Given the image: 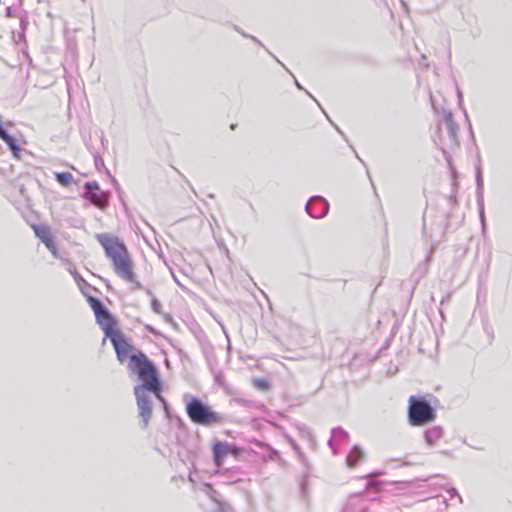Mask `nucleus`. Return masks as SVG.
<instances>
[{"label": "nucleus", "mask_w": 512, "mask_h": 512, "mask_svg": "<svg viewBox=\"0 0 512 512\" xmlns=\"http://www.w3.org/2000/svg\"><path fill=\"white\" fill-rule=\"evenodd\" d=\"M69 273L73 276L76 282L84 281L81 275L75 270L73 265H70L68 268Z\"/></svg>", "instance_id": "obj_24"}, {"label": "nucleus", "mask_w": 512, "mask_h": 512, "mask_svg": "<svg viewBox=\"0 0 512 512\" xmlns=\"http://www.w3.org/2000/svg\"><path fill=\"white\" fill-rule=\"evenodd\" d=\"M96 239L105 250L106 256L111 259L114 272L122 280L141 287L137 281L133 269V262L127 250V247L116 236L101 233L96 235Z\"/></svg>", "instance_id": "obj_1"}, {"label": "nucleus", "mask_w": 512, "mask_h": 512, "mask_svg": "<svg viewBox=\"0 0 512 512\" xmlns=\"http://www.w3.org/2000/svg\"><path fill=\"white\" fill-rule=\"evenodd\" d=\"M372 505L365 496L356 494L347 499L342 512H370Z\"/></svg>", "instance_id": "obj_10"}, {"label": "nucleus", "mask_w": 512, "mask_h": 512, "mask_svg": "<svg viewBox=\"0 0 512 512\" xmlns=\"http://www.w3.org/2000/svg\"><path fill=\"white\" fill-rule=\"evenodd\" d=\"M476 182H477V202L479 206V215L482 224L485 223V216H484V207H483V179L481 174V169H477L476 174Z\"/></svg>", "instance_id": "obj_14"}, {"label": "nucleus", "mask_w": 512, "mask_h": 512, "mask_svg": "<svg viewBox=\"0 0 512 512\" xmlns=\"http://www.w3.org/2000/svg\"><path fill=\"white\" fill-rule=\"evenodd\" d=\"M83 196L93 205L101 209H104L108 205V194L102 191L95 181L85 183Z\"/></svg>", "instance_id": "obj_8"}, {"label": "nucleus", "mask_w": 512, "mask_h": 512, "mask_svg": "<svg viewBox=\"0 0 512 512\" xmlns=\"http://www.w3.org/2000/svg\"><path fill=\"white\" fill-rule=\"evenodd\" d=\"M285 438H286V440L288 441V443L291 445V447L293 448V450H294V451H295V452H296L300 457H302V453H301V451H300V448H299L298 444L295 442V440H294L292 437L288 436V435H286V436H285Z\"/></svg>", "instance_id": "obj_23"}, {"label": "nucleus", "mask_w": 512, "mask_h": 512, "mask_svg": "<svg viewBox=\"0 0 512 512\" xmlns=\"http://www.w3.org/2000/svg\"><path fill=\"white\" fill-rule=\"evenodd\" d=\"M433 251H434V246L431 247V249L426 257V261H430Z\"/></svg>", "instance_id": "obj_27"}, {"label": "nucleus", "mask_w": 512, "mask_h": 512, "mask_svg": "<svg viewBox=\"0 0 512 512\" xmlns=\"http://www.w3.org/2000/svg\"><path fill=\"white\" fill-rule=\"evenodd\" d=\"M305 209L312 218L320 219L327 215L329 204L323 197L313 196L308 200Z\"/></svg>", "instance_id": "obj_9"}, {"label": "nucleus", "mask_w": 512, "mask_h": 512, "mask_svg": "<svg viewBox=\"0 0 512 512\" xmlns=\"http://www.w3.org/2000/svg\"><path fill=\"white\" fill-rule=\"evenodd\" d=\"M151 306L155 313H161V303L156 298L152 299Z\"/></svg>", "instance_id": "obj_25"}, {"label": "nucleus", "mask_w": 512, "mask_h": 512, "mask_svg": "<svg viewBox=\"0 0 512 512\" xmlns=\"http://www.w3.org/2000/svg\"><path fill=\"white\" fill-rule=\"evenodd\" d=\"M104 333L113 344L119 362L124 363L127 359L129 360L132 346L127 342L124 335L120 331L115 330L114 326Z\"/></svg>", "instance_id": "obj_6"}, {"label": "nucleus", "mask_w": 512, "mask_h": 512, "mask_svg": "<svg viewBox=\"0 0 512 512\" xmlns=\"http://www.w3.org/2000/svg\"><path fill=\"white\" fill-rule=\"evenodd\" d=\"M229 452L228 444L217 442L213 446L214 462L217 467H221L224 458Z\"/></svg>", "instance_id": "obj_16"}, {"label": "nucleus", "mask_w": 512, "mask_h": 512, "mask_svg": "<svg viewBox=\"0 0 512 512\" xmlns=\"http://www.w3.org/2000/svg\"><path fill=\"white\" fill-rule=\"evenodd\" d=\"M363 458V452L359 446H354L346 457L347 466L353 468Z\"/></svg>", "instance_id": "obj_18"}, {"label": "nucleus", "mask_w": 512, "mask_h": 512, "mask_svg": "<svg viewBox=\"0 0 512 512\" xmlns=\"http://www.w3.org/2000/svg\"><path fill=\"white\" fill-rule=\"evenodd\" d=\"M127 368L130 373L137 375L141 381L134 388L162 387L157 368L144 353L132 354Z\"/></svg>", "instance_id": "obj_2"}, {"label": "nucleus", "mask_w": 512, "mask_h": 512, "mask_svg": "<svg viewBox=\"0 0 512 512\" xmlns=\"http://www.w3.org/2000/svg\"><path fill=\"white\" fill-rule=\"evenodd\" d=\"M443 124L447 131L448 135V143L449 147L458 146V130L459 127L457 123L454 121L453 114L449 110L443 111Z\"/></svg>", "instance_id": "obj_11"}, {"label": "nucleus", "mask_w": 512, "mask_h": 512, "mask_svg": "<svg viewBox=\"0 0 512 512\" xmlns=\"http://www.w3.org/2000/svg\"><path fill=\"white\" fill-rule=\"evenodd\" d=\"M408 421L412 426H424L436 419V411L424 396L409 398Z\"/></svg>", "instance_id": "obj_5"}, {"label": "nucleus", "mask_w": 512, "mask_h": 512, "mask_svg": "<svg viewBox=\"0 0 512 512\" xmlns=\"http://www.w3.org/2000/svg\"><path fill=\"white\" fill-rule=\"evenodd\" d=\"M0 138L8 145L15 158H20L21 148L16 140L0 124Z\"/></svg>", "instance_id": "obj_15"}, {"label": "nucleus", "mask_w": 512, "mask_h": 512, "mask_svg": "<svg viewBox=\"0 0 512 512\" xmlns=\"http://www.w3.org/2000/svg\"><path fill=\"white\" fill-rule=\"evenodd\" d=\"M273 57L276 59V62H279L282 66H284V65L279 61V59H277L274 55H273Z\"/></svg>", "instance_id": "obj_32"}, {"label": "nucleus", "mask_w": 512, "mask_h": 512, "mask_svg": "<svg viewBox=\"0 0 512 512\" xmlns=\"http://www.w3.org/2000/svg\"><path fill=\"white\" fill-rule=\"evenodd\" d=\"M295 84H296V86H297L299 89H302V86L299 84V82H298L297 80L295 81Z\"/></svg>", "instance_id": "obj_30"}, {"label": "nucleus", "mask_w": 512, "mask_h": 512, "mask_svg": "<svg viewBox=\"0 0 512 512\" xmlns=\"http://www.w3.org/2000/svg\"><path fill=\"white\" fill-rule=\"evenodd\" d=\"M326 119L329 120L331 122V124L333 123L331 120H330V117L329 116H326Z\"/></svg>", "instance_id": "obj_33"}, {"label": "nucleus", "mask_w": 512, "mask_h": 512, "mask_svg": "<svg viewBox=\"0 0 512 512\" xmlns=\"http://www.w3.org/2000/svg\"><path fill=\"white\" fill-rule=\"evenodd\" d=\"M36 236L45 244L47 249L52 253L55 258H58V251L51 235L50 229L47 226H33Z\"/></svg>", "instance_id": "obj_12"}, {"label": "nucleus", "mask_w": 512, "mask_h": 512, "mask_svg": "<svg viewBox=\"0 0 512 512\" xmlns=\"http://www.w3.org/2000/svg\"><path fill=\"white\" fill-rule=\"evenodd\" d=\"M184 401L186 403V413L193 423L211 426L223 422L222 415L212 411L200 399L185 395Z\"/></svg>", "instance_id": "obj_4"}, {"label": "nucleus", "mask_w": 512, "mask_h": 512, "mask_svg": "<svg viewBox=\"0 0 512 512\" xmlns=\"http://www.w3.org/2000/svg\"><path fill=\"white\" fill-rule=\"evenodd\" d=\"M189 481H190V482H192V483H194V480H193V478H192V476H191V475L189 476Z\"/></svg>", "instance_id": "obj_31"}, {"label": "nucleus", "mask_w": 512, "mask_h": 512, "mask_svg": "<svg viewBox=\"0 0 512 512\" xmlns=\"http://www.w3.org/2000/svg\"><path fill=\"white\" fill-rule=\"evenodd\" d=\"M88 302L95 313L97 323L104 332L115 326L111 313L98 298L89 297Z\"/></svg>", "instance_id": "obj_7"}, {"label": "nucleus", "mask_w": 512, "mask_h": 512, "mask_svg": "<svg viewBox=\"0 0 512 512\" xmlns=\"http://www.w3.org/2000/svg\"><path fill=\"white\" fill-rule=\"evenodd\" d=\"M347 439H348V433L345 430H343L341 427H336V428L332 429L331 438L328 441V445L332 449L333 453L336 454L337 448L335 447L334 443L345 441Z\"/></svg>", "instance_id": "obj_17"}, {"label": "nucleus", "mask_w": 512, "mask_h": 512, "mask_svg": "<svg viewBox=\"0 0 512 512\" xmlns=\"http://www.w3.org/2000/svg\"><path fill=\"white\" fill-rule=\"evenodd\" d=\"M56 180L62 186H69L73 182V175L69 172H60L55 174Z\"/></svg>", "instance_id": "obj_19"}, {"label": "nucleus", "mask_w": 512, "mask_h": 512, "mask_svg": "<svg viewBox=\"0 0 512 512\" xmlns=\"http://www.w3.org/2000/svg\"><path fill=\"white\" fill-rule=\"evenodd\" d=\"M448 494H449V500L450 501H457L458 503H461L462 502V498L461 496L458 494L457 490L455 488H450L447 490Z\"/></svg>", "instance_id": "obj_21"}, {"label": "nucleus", "mask_w": 512, "mask_h": 512, "mask_svg": "<svg viewBox=\"0 0 512 512\" xmlns=\"http://www.w3.org/2000/svg\"><path fill=\"white\" fill-rule=\"evenodd\" d=\"M205 487L209 490L210 486L208 484H205Z\"/></svg>", "instance_id": "obj_35"}, {"label": "nucleus", "mask_w": 512, "mask_h": 512, "mask_svg": "<svg viewBox=\"0 0 512 512\" xmlns=\"http://www.w3.org/2000/svg\"><path fill=\"white\" fill-rule=\"evenodd\" d=\"M253 385L260 390H267L269 388L268 381L262 378L254 379Z\"/></svg>", "instance_id": "obj_20"}, {"label": "nucleus", "mask_w": 512, "mask_h": 512, "mask_svg": "<svg viewBox=\"0 0 512 512\" xmlns=\"http://www.w3.org/2000/svg\"><path fill=\"white\" fill-rule=\"evenodd\" d=\"M374 484H375V483H374V481H372V480H371V481H369V483H368V487H372V486H374Z\"/></svg>", "instance_id": "obj_29"}, {"label": "nucleus", "mask_w": 512, "mask_h": 512, "mask_svg": "<svg viewBox=\"0 0 512 512\" xmlns=\"http://www.w3.org/2000/svg\"><path fill=\"white\" fill-rule=\"evenodd\" d=\"M326 119L329 120L331 122V124L333 123L331 120H330V117L329 116H326Z\"/></svg>", "instance_id": "obj_34"}, {"label": "nucleus", "mask_w": 512, "mask_h": 512, "mask_svg": "<svg viewBox=\"0 0 512 512\" xmlns=\"http://www.w3.org/2000/svg\"><path fill=\"white\" fill-rule=\"evenodd\" d=\"M444 430L441 426H433L424 432V439L430 447L435 446L442 439Z\"/></svg>", "instance_id": "obj_13"}, {"label": "nucleus", "mask_w": 512, "mask_h": 512, "mask_svg": "<svg viewBox=\"0 0 512 512\" xmlns=\"http://www.w3.org/2000/svg\"><path fill=\"white\" fill-rule=\"evenodd\" d=\"M235 29L241 34L243 35L244 37H249L250 39H252L254 42L262 45V43L254 36H251V35H248L246 33H244L243 31H241L238 27H235Z\"/></svg>", "instance_id": "obj_26"}, {"label": "nucleus", "mask_w": 512, "mask_h": 512, "mask_svg": "<svg viewBox=\"0 0 512 512\" xmlns=\"http://www.w3.org/2000/svg\"><path fill=\"white\" fill-rule=\"evenodd\" d=\"M133 390L136 397L139 417L141 419L140 426L142 429H146L153 415V399H158L166 405L161 395L162 387L134 388Z\"/></svg>", "instance_id": "obj_3"}, {"label": "nucleus", "mask_w": 512, "mask_h": 512, "mask_svg": "<svg viewBox=\"0 0 512 512\" xmlns=\"http://www.w3.org/2000/svg\"><path fill=\"white\" fill-rule=\"evenodd\" d=\"M332 125L335 127V129L337 130L338 133L343 135V132L340 130V128H338L334 123H332Z\"/></svg>", "instance_id": "obj_28"}, {"label": "nucleus", "mask_w": 512, "mask_h": 512, "mask_svg": "<svg viewBox=\"0 0 512 512\" xmlns=\"http://www.w3.org/2000/svg\"><path fill=\"white\" fill-rule=\"evenodd\" d=\"M298 430L301 434V436L305 439H307L308 441H312V434L311 432L309 431V429L305 426H298Z\"/></svg>", "instance_id": "obj_22"}]
</instances>
